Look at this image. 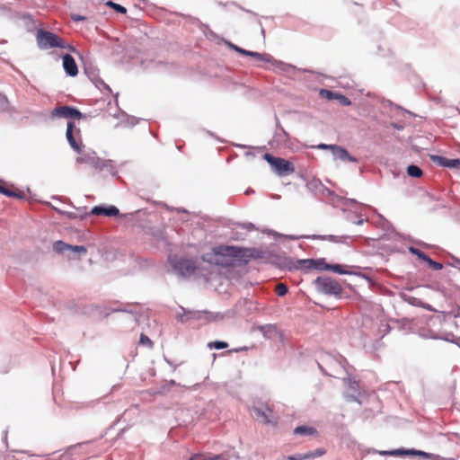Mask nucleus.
Returning a JSON list of instances; mask_svg holds the SVG:
<instances>
[{"instance_id": "obj_35", "label": "nucleus", "mask_w": 460, "mask_h": 460, "mask_svg": "<svg viewBox=\"0 0 460 460\" xmlns=\"http://www.w3.org/2000/svg\"><path fill=\"white\" fill-rule=\"evenodd\" d=\"M72 19L74 21L77 22V21H84L86 18L84 16H82V15L72 14Z\"/></svg>"}, {"instance_id": "obj_9", "label": "nucleus", "mask_w": 460, "mask_h": 460, "mask_svg": "<svg viewBox=\"0 0 460 460\" xmlns=\"http://www.w3.org/2000/svg\"><path fill=\"white\" fill-rule=\"evenodd\" d=\"M317 147L319 149L331 150L335 159H339L341 161L356 162V159L352 157L345 148L340 146L320 144L318 145Z\"/></svg>"}, {"instance_id": "obj_15", "label": "nucleus", "mask_w": 460, "mask_h": 460, "mask_svg": "<svg viewBox=\"0 0 460 460\" xmlns=\"http://www.w3.org/2000/svg\"><path fill=\"white\" fill-rule=\"evenodd\" d=\"M380 455L382 456H404V455H416V456H426L427 454L422 451H417V450H404V449H396L392 451H381Z\"/></svg>"}, {"instance_id": "obj_22", "label": "nucleus", "mask_w": 460, "mask_h": 460, "mask_svg": "<svg viewBox=\"0 0 460 460\" xmlns=\"http://www.w3.org/2000/svg\"><path fill=\"white\" fill-rule=\"evenodd\" d=\"M10 109V102L7 97L0 93V111H8Z\"/></svg>"}, {"instance_id": "obj_34", "label": "nucleus", "mask_w": 460, "mask_h": 460, "mask_svg": "<svg viewBox=\"0 0 460 460\" xmlns=\"http://www.w3.org/2000/svg\"><path fill=\"white\" fill-rule=\"evenodd\" d=\"M288 460H307L306 454H298L294 456H288Z\"/></svg>"}, {"instance_id": "obj_26", "label": "nucleus", "mask_w": 460, "mask_h": 460, "mask_svg": "<svg viewBox=\"0 0 460 460\" xmlns=\"http://www.w3.org/2000/svg\"><path fill=\"white\" fill-rule=\"evenodd\" d=\"M208 347L214 348L217 349H226L228 347V343L226 341H216L208 343Z\"/></svg>"}, {"instance_id": "obj_6", "label": "nucleus", "mask_w": 460, "mask_h": 460, "mask_svg": "<svg viewBox=\"0 0 460 460\" xmlns=\"http://www.w3.org/2000/svg\"><path fill=\"white\" fill-rule=\"evenodd\" d=\"M75 162L78 164L90 165L95 170H102L105 166L104 161L99 158L94 152L82 154Z\"/></svg>"}, {"instance_id": "obj_18", "label": "nucleus", "mask_w": 460, "mask_h": 460, "mask_svg": "<svg viewBox=\"0 0 460 460\" xmlns=\"http://www.w3.org/2000/svg\"><path fill=\"white\" fill-rule=\"evenodd\" d=\"M296 435L312 436L316 434V429L309 426H298L294 429Z\"/></svg>"}, {"instance_id": "obj_7", "label": "nucleus", "mask_w": 460, "mask_h": 460, "mask_svg": "<svg viewBox=\"0 0 460 460\" xmlns=\"http://www.w3.org/2000/svg\"><path fill=\"white\" fill-rule=\"evenodd\" d=\"M52 118L60 117L66 119H81L83 114L75 107L71 106H58L56 107L50 113Z\"/></svg>"}, {"instance_id": "obj_38", "label": "nucleus", "mask_w": 460, "mask_h": 460, "mask_svg": "<svg viewBox=\"0 0 460 460\" xmlns=\"http://www.w3.org/2000/svg\"><path fill=\"white\" fill-rule=\"evenodd\" d=\"M264 329H265V327H264V326H261V327H260V330H261V332H262V331H264Z\"/></svg>"}, {"instance_id": "obj_5", "label": "nucleus", "mask_w": 460, "mask_h": 460, "mask_svg": "<svg viewBox=\"0 0 460 460\" xmlns=\"http://www.w3.org/2000/svg\"><path fill=\"white\" fill-rule=\"evenodd\" d=\"M252 411L254 413L255 417L264 424H277V418L273 417L272 410L268 404L261 403L258 406H253Z\"/></svg>"}, {"instance_id": "obj_16", "label": "nucleus", "mask_w": 460, "mask_h": 460, "mask_svg": "<svg viewBox=\"0 0 460 460\" xmlns=\"http://www.w3.org/2000/svg\"><path fill=\"white\" fill-rule=\"evenodd\" d=\"M0 193L4 194L7 197H15L22 199L24 197V193L21 190L15 191L12 190L9 188L5 186V182L2 180H0Z\"/></svg>"}, {"instance_id": "obj_37", "label": "nucleus", "mask_w": 460, "mask_h": 460, "mask_svg": "<svg viewBox=\"0 0 460 460\" xmlns=\"http://www.w3.org/2000/svg\"><path fill=\"white\" fill-rule=\"evenodd\" d=\"M68 49H69L70 50H72V51H75V48H74V47H71V46H70V47H68Z\"/></svg>"}, {"instance_id": "obj_3", "label": "nucleus", "mask_w": 460, "mask_h": 460, "mask_svg": "<svg viewBox=\"0 0 460 460\" xmlns=\"http://www.w3.org/2000/svg\"><path fill=\"white\" fill-rule=\"evenodd\" d=\"M170 261L173 270L182 277L191 276L198 268L194 260L181 258L176 261Z\"/></svg>"}, {"instance_id": "obj_20", "label": "nucleus", "mask_w": 460, "mask_h": 460, "mask_svg": "<svg viewBox=\"0 0 460 460\" xmlns=\"http://www.w3.org/2000/svg\"><path fill=\"white\" fill-rule=\"evenodd\" d=\"M407 173L411 177L420 178L423 172L419 166L411 164L407 167Z\"/></svg>"}, {"instance_id": "obj_19", "label": "nucleus", "mask_w": 460, "mask_h": 460, "mask_svg": "<svg viewBox=\"0 0 460 460\" xmlns=\"http://www.w3.org/2000/svg\"><path fill=\"white\" fill-rule=\"evenodd\" d=\"M245 56H251L255 58L259 61L270 62L271 57L268 54H261L258 52H252L246 50Z\"/></svg>"}, {"instance_id": "obj_14", "label": "nucleus", "mask_w": 460, "mask_h": 460, "mask_svg": "<svg viewBox=\"0 0 460 460\" xmlns=\"http://www.w3.org/2000/svg\"><path fill=\"white\" fill-rule=\"evenodd\" d=\"M215 255L220 256H232L236 257L239 255L240 251L234 246H217L213 249Z\"/></svg>"}, {"instance_id": "obj_27", "label": "nucleus", "mask_w": 460, "mask_h": 460, "mask_svg": "<svg viewBox=\"0 0 460 460\" xmlns=\"http://www.w3.org/2000/svg\"><path fill=\"white\" fill-rule=\"evenodd\" d=\"M275 291L278 296H283L288 293V287L283 283H279L276 286Z\"/></svg>"}, {"instance_id": "obj_21", "label": "nucleus", "mask_w": 460, "mask_h": 460, "mask_svg": "<svg viewBox=\"0 0 460 460\" xmlns=\"http://www.w3.org/2000/svg\"><path fill=\"white\" fill-rule=\"evenodd\" d=\"M323 270H329L339 274H344L346 272L342 270V266L340 264L330 265L323 261Z\"/></svg>"}, {"instance_id": "obj_33", "label": "nucleus", "mask_w": 460, "mask_h": 460, "mask_svg": "<svg viewBox=\"0 0 460 460\" xmlns=\"http://www.w3.org/2000/svg\"><path fill=\"white\" fill-rule=\"evenodd\" d=\"M411 252L417 255L420 259L427 261V258H429V256H427L424 252H422L421 251L416 249V248H411Z\"/></svg>"}, {"instance_id": "obj_25", "label": "nucleus", "mask_w": 460, "mask_h": 460, "mask_svg": "<svg viewBox=\"0 0 460 460\" xmlns=\"http://www.w3.org/2000/svg\"><path fill=\"white\" fill-rule=\"evenodd\" d=\"M139 344L146 346L149 349H152L154 346L153 341L144 333H141V335H140Z\"/></svg>"}, {"instance_id": "obj_12", "label": "nucleus", "mask_w": 460, "mask_h": 460, "mask_svg": "<svg viewBox=\"0 0 460 460\" xmlns=\"http://www.w3.org/2000/svg\"><path fill=\"white\" fill-rule=\"evenodd\" d=\"M119 213V211L115 206H110L109 208L95 206L91 210V214L95 216L115 217Z\"/></svg>"}, {"instance_id": "obj_30", "label": "nucleus", "mask_w": 460, "mask_h": 460, "mask_svg": "<svg viewBox=\"0 0 460 460\" xmlns=\"http://www.w3.org/2000/svg\"><path fill=\"white\" fill-rule=\"evenodd\" d=\"M321 95L328 100H333L336 99L338 93L329 90H321Z\"/></svg>"}, {"instance_id": "obj_31", "label": "nucleus", "mask_w": 460, "mask_h": 460, "mask_svg": "<svg viewBox=\"0 0 460 460\" xmlns=\"http://www.w3.org/2000/svg\"><path fill=\"white\" fill-rule=\"evenodd\" d=\"M427 262L435 270H440L443 268V265L440 262L434 261L430 258H427Z\"/></svg>"}, {"instance_id": "obj_32", "label": "nucleus", "mask_w": 460, "mask_h": 460, "mask_svg": "<svg viewBox=\"0 0 460 460\" xmlns=\"http://www.w3.org/2000/svg\"><path fill=\"white\" fill-rule=\"evenodd\" d=\"M336 100H339L340 103L343 106H349L351 102L349 99L342 94L338 93V96L336 97Z\"/></svg>"}, {"instance_id": "obj_10", "label": "nucleus", "mask_w": 460, "mask_h": 460, "mask_svg": "<svg viewBox=\"0 0 460 460\" xmlns=\"http://www.w3.org/2000/svg\"><path fill=\"white\" fill-rule=\"evenodd\" d=\"M54 250L58 252H64L66 251H73L85 254L87 250L84 245H70L62 241H57L54 243Z\"/></svg>"}, {"instance_id": "obj_13", "label": "nucleus", "mask_w": 460, "mask_h": 460, "mask_svg": "<svg viewBox=\"0 0 460 460\" xmlns=\"http://www.w3.org/2000/svg\"><path fill=\"white\" fill-rule=\"evenodd\" d=\"M323 261H314L313 259L300 260V261H297L295 268L305 269V270H312V269L323 270Z\"/></svg>"}, {"instance_id": "obj_4", "label": "nucleus", "mask_w": 460, "mask_h": 460, "mask_svg": "<svg viewBox=\"0 0 460 460\" xmlns=\"http://www.w3.org/2000/svg\"><path fill=\"white\" fill-rule=\"evenodd\" d=\"M316 284L322 292L328 295H340L342 292L341 285L332 278H317Z\"/></svg>"}, {"instance_id": "obj_36", "label": "nucleus", "mask_w": 460, "mask_h": 460, "mask_svg": "<svg viewBox=\"0 0 460 460\" xmlns=\"http://www.w3.org/2000/svg\"><path fill=\"white\" fill-rule=\"evenodd\" d=\"M233 48L237 51L239 52L240 54H243V55H245L246 54V50L245 49H243L237 46H233Z\"/></svg>"}, {"instance_id": "obj_2", "label": "nucleus", "mask_w": 460, "mask_h": 460, "mask_svg": "<svg viewBox=\"0 0 460 460\" xmlns=\"http://www.w3.org/2000/svg\"><path fill=\"white\" fill-rule=\"evenodd\" d=\"M263 158L279 176H288L295 172L293 164L284 158L275 157L269 153L264 154Z\"/></svg>"}, {"instance_id": "obj_29", "label": "nucleus", "mask_w": 460, "mask_h": 460, "mask_svg": "<svg viewBox=\"0 0 460 460\" xmlns=\"http://www.w3.org/2000/svg\"><path fill=\"white\" fill-rule=\"evenodd\" d=\"M107 5L112 7L114 10H116L117 12H119L120 13L125 14L127 13V9L124 6H122L119 4L113 3L111 1H109L107 3Z\"/></svg>"}, {"instance_id": "obj_8", "label": "nucleus", "mask_w": 460, "mask_h": 460, "mask_svg": "<svg viewBox=\"0 0 460 460\" xmlns=\"http://www.w3.org/2000/svg\"><path fill=\"white\" fill-rule=\"evenodd\" d=\"M74 128H75V123L72 121H68L67 127H66V139H67L70 146L76 153L81 154L82 153V142H81V137H80V130L79 129L76 130V135L78 137V140H77L76 136L74 133Z\"/></svg>"}, {"instance_id": "obj_1", "label": "nucleus", "mask_w": 460, "mask_h": 460, "mask_svg": "<svg viewBox=\"0 0 460 460\" xmlns=\"http://www.w3.org/2000/svg\"><path fill=\"white\" fill-rule=\"evenodd\" d=\"M36 41L39 49H49L53 48H66V45L62 38H60L58 35L51 31L43 29H40L37 31Z\"/></svg>"}, {"instance_id": "obj_24", "label": "nucleus", "mask_w": 460, "mask_h": 460, "mask_svg": "<svg viewBox=\"0 0 460 460\" xmlns=\"http://www.w3.org/2000/svg\"><path fill=\"white\" fill-rule=\"evenodd\" d=\"M326 454V450L323 448H317L314 451L306 453L307 459L320 457Z\"/></svg>"}, {"instance_id": "obj_23", "label": "nucleus", "mask_w": 460, "mask_h": 460, "mask_svg": "<svg viewBox=\"0 0 460 460\" xmlns=\"http://www.w3.org/2000/svg\"><path fill=\"white\" fill-rule=\"evenodd\" d=\"M313 239L328 240L334 243L341 242V237L337 235H314Z\"/></svg>"}, {"instance_id": "obj_28", "label": "nucleus", "mask_w": 460, "mask_h": 460, "mask_svg": "<svg viewBox=\"0 0 460 460\" xmlns=\"http://www.w3.org/2000/svg\"><path fill=\"white\" fill-rule=\"evenodd\" d=\"M204 314H206V320L208 322L218 321L223 319V315H221L220 314H213L208 312H204Z\"/></svg>"}, {"instance_id": "obj_11", "label": "nucleus", "mask_w": 460, "mask_h": 460, "mask_svg": "<svg viewBox=\"0 0 460 460\" xmlns=\"http://www.w3.org/2000/svg\"><path fill=\"white\" fill-rule=\"evenodd\" d=\"M63 67L66 73L70 76L74 77L78 75V67L75 63V60L69 54H66L63 56Z\"/></svg>"}, {"instance_id": "obj_17", "label": "nucleus", "mask_w": 460, "mask_h": 460, "mask_svg": "<svg viewBox=\"0 0 460 460\" xmlns=\"http://www.w3.org/2000/svg\"><path fill=\"white\" fill-rule=\"evenodd\" d=\"M434 159L439 161V164L443 166L449 168L460 167V159H447L440 156H435Z\"/></svg>"}]
</instances>
